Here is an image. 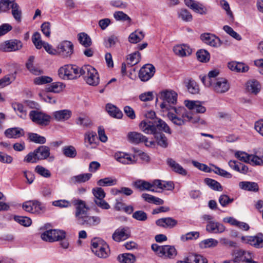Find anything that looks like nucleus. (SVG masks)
Returning <instances> with one entry per match:
<instances>
[{
	"mask_svg": "<svg viewBox=\"0 0 263 263\" xmlns=\"http://www.w3.org/2000/svg\"><path fill=\"white\" fill-rule=\"evenodd\" d=\"M177 93L172 90L166 89L160 92L159 97L163 100L160 108L163 113H167L166 115H175L181 114V111L184 110L183 107L177 108L174 106L177 103Z\"/></svg>",
	"mask_w": 263,
	"mask_h": 263,
	"instance_id": "obj_1",
	"label": "nucleus"
},
{
	"mask_svg": "<svg viewBox=\"0 0 263 263\" xmlns=\"http://www.w3.org/2000/svg\"><path fill=\"white\" fill-rule=\"evenodd\" d=\"M140 129L146 134L155 135L158 131L163 130L168 134L171 133L168 126L162 120L156 116L147 118L139 124Z\"/></svg>",
	"mask_w": 263,
	"mask_h": 263,
	"instance_id": "obj_2",
	"label": "nucleus"
},
{
	"mask_svg": "<svg viewBox=\"0 0 263 263\" xmlns=\"http://www.w3.org/2000/svg\"><path fill=\"white\" fill-rule=\"evenodd\" d=\"M83 76L86 83L91 86H97L100 82L99 73L92 66L87 65L81 67V76Z\"/></svg>",
	"mask_w": 263,
	"mask_h": 263,
	"instance_id": "obj_3",
	"label": "nucleus"
},
{
	"mask_svg": "<svg viewBox=\"0 0 263 263\" xmlns=\"http://www.w3.org/2000/svg\"><path fill=\"white\" fill-rule=\"evenodd\" d=\"M58 74L64 80L77 79L81 77V67L76 65H65L59 69Z\"/></svg>",
	"mask_w": 263,
	"mask_h": 263,
	"instance_id": "obj_4",
	"label": "nucleus"
},
{
	"mask_svg": "<svg viewBox=\"0 0 263 263\" xmlns=\"http://www.w3.org/2000/svg\"><path fill=\"white\" fill-rule=\"evenodd\" d=\"M91 249L92 252L98 257L106 258L109 253L108 245L100 238H95L91 242Z\"/></svg>",
	"mask_w": 263,
	"mask_h": 263,
	"instance_id": "obj_5",
	"label": "nucleus"
},
{
	"mask_svg": "<svg viewBox=\"0 0 263 263\" xmlns=\"http://www.w3.org/2000/svg\"><path fill=\"white\" fill-rule=\"evenodd\" d=\"M65 231L56 229L46 230L41 235V238L43 240L49 242L62 240L65 238Z\"/></svg>",
	"mask_w": 263,
	"mask_h": 263,
	"instance_id": "obj_6",
	"label": "nucleus"
},
{
	"mask_svg": "<svg viewBox=\"0 0 263 263\" xmlns=\"http://www.w3.org/2000/svg\"><path fill=\"white\" fill-rule=\"evenodd\" d=\"M72 202L76 208L75 216L79 223L87 215L89 208L85 202L81 199H74Z\"/></svg>",
	"mask_w": 263,
	"mask_h": 263,
	"instance_id": "obj_7",
	"label": "nucleus"
},
{
	"mask_svg": "<svg viewBox=\"0 0 263 263\" xmlns=\"http://www.w3.org/2000/svg\"><path fill=\"white\" fill-rule=\"evenodd\" d=\"M69 116H30L32 121L40 126H47L49 124L51 120L53 119L56 121H64L69 119Z\"/></svg>",
	"mask_w": 263,
	"mask_h": 263,
	"instance_id": "obj_8",
	"label": "nucleus"
},
{
	"mask_svg": "<svg viewBox=\"0 0 263 263\" xmlns=\"http://www.w3.org/2000/svg\"><path fill=\"white\" fill-rule=\"evenodd\" d=\"M241 240L243 243L249 244L255 248L263 247V235L258 233L255 236H242Z\"/></svg>",
	"mask_w": 263,
	"mask_h": 263,
	"instance_id": "obj_9",
	"label": "nucleus"
},
{
	"mask_svg": "<svg viewBox=\"0 0 263 263\" xmlns=\"http://www.w3.org/2000/svg\"><path fill=\"white\" fill-rule=\"evenodd\" d=\"M23 47L21 41L17 40H10L0 45V50L4 52L15 51L20 50Z\"/></svg>",
	"mask_w": 263,
	"mask_h": 263,
	"instance_id": "obj_10",
	"label": "nucleus"
},
{
	"mask_svg": "<svg viewBox=\"0 0 263 263\" xmlns=\"http://www.w3.org/2000/svg\"><path fill=\"white\" fill-rule=\"evenodd\" d=\"M155 71L154 65L151 64H145L139 70V79L143 82H146L154 76Z\"/></svg>",
	"mask_w": 263,
	"mask_h": 263,
	"instance_id": "obj_11",
	"label": "nucleus"
},
{
	"mask_svg": "<svg viewBox=\"0 0 263 263\" xmlns=\"http://www.w3.org/2000/svg\"><path fill=\"white\" fill-rule=\"evenodd\" d=\"M210 87H211L215 92L222 93L228 91L230 85L225 78H219L213 83Z\"/></svg>",
	"mask_w": 263,
	"mask_h": 263,
	"instance_id": "obj_12",
	"label": "nucleus"
},
{
	"mask_svg": "<svg viewBox=\"0 0 263 263\" xmlns=\"http://www.w3.org/2000/svg\"><path fill=\"white\" fill-rule=\"evenodd\" d=\"M127 138L128 141L134 144H139L141 142H144L146 146H150L154 144V142H148L147 138L142 134L137 132H129L128 134Z\"/></svg>",
	"mask_w": 263,
	"mask_h": 263,
	"instance_id": "obj_13",
	"label": "nucleus"
},
{
	"mask_svg": "<svg viewBox=\"0 0 263 263\" xmlns=\"http://www.w3.org/2000/svg\"><path fill=\"white\" fill-rule=\"evenodd\" d=\"M58 51L63 57H70L73 52V45L70 41H63L59 44Z\"/></svg>",
	"mask_w": 263,
	"mask_h": 263,
	"instance_id": "obj_14",
	"label": "nucleus"
},
{
	"mask_svg": "<svg viewBox=\"0 0 263 263\" xmlns=\"http://www.w3.org/2000/svg\"><path fill=\"white\" fill-rule=\"evenodd\" d=\"M130 236V231L128 227L117 229L112 234V238L117 242L124 241Z\"/></svg>",
	"mask_w": 263,
	"mask_h": 263,
	"instance_id": "obj_15",
	"label": "nucleus"
},
{
	"mask_svg": "<svg viewBox=\"0 0 263 263\" xmlns=\"http://www.w3.org/2000/svg\"><path fill=\"white\" fill-rule=\"evenodd\" d=\"M200 39L204 43L214 47H218L221 45L220 39L213 34L203 33L200 35Z\"/></svg>",
	"mask_w": 263,
	"mask_h": 263,
	"instance_id": "obj_16",
	"label": "nucleus"
},
{
	"mask_svg": "<svg viewBox=\"0 0 263 263\" xmlns=\"http://www.w3.org/2000/svg\"><path fill=\"white\" fill-rule=\"evenodd\" d=\"M184 105L190 110H193L198 114H203L206 108L199 101L185 100Z\"/></svg>",
	"mask_w": 263,
	"mask_h": 263,
	"instance_id": "obj_17",
	"label": "nucleus"
},
{
	"mask_svg": "<svg viewBox=\"0 0 263 263\" xmlns=\"http://www.w3.org/2000/svg\"><path fill=\"white\" fill-rule=\"evenodd\" d=\"M206 230L210 233H221L225 231V227L222 224L214 220L209 221Z\"/></svg>",
	"mask_w": 263,
	"mask_h": 263,
	"instance_id": "obj_18",
	"label": "nucleus"
},
{
	"mask_svg": "<svg viewBox=\"0 0 263 263\" xmlns=\"http://www.w3.org/2000/svg\"><path fill=\"white\" fill-rule=\"evenodd\" d=\"M177 250L174 246H163L160 257L164 259H173L177 255Z\"/></svg>",
	"mask_w": 263,
	"mask_h": 263,
	"instance_id": "obj_19",
	"label": "nucleus"
},
{
	"mask_svg": "<svg viewBox=\"0 0 263 263\" xmlns=\"http://www.w3.org/2000/svg\"><path fill=\"white\" fill-rule=\"evenodd\" d=\"M156 223L157 226L164 228H173L177 224L178 222L172 217H166L158 219Z\"/></svg>",
	"mask_w": 263,
	"mask_h": 263,
	"instance_id": "obj_20",
	"label": "nucleus"
},
{
	"mask_svg": "<svg viewBox=\"0 0 263 263\" xmlns=\"http://www.w3.org/2000/svg\"><path fill=\"white\" fill-rule=\"evenodd\" d=\"M166 162L173 171L182 176L186 175L187 171L172 158H168Z\"/></svg>",
	"mask_w": 263,
	"mask_h": 263,
	"instance_id": "obj_21",
	"label": "nucleus"
},
{
	"mask_svg": "<svg viewBox=\"0 0 263 263\" xmlns=\"http://www.w3.org/2000/svg\"><path fill=\"white\" fill-rule=\"evenodd\" d=\"M219 72L217 70L210 71L208 76L203 77L201 80L204 85L206 87H210L212 84L215 82L218 78Z\"/></svg>",
	"mask_w": 263,
	"mask_h": 263,
	"instance_id": "obj_22",
	"label": "nucleus"
},
{
	"mask_svg": "<svg viewBox=\"0 0 263 263\" xmlns=\"http://www.w3.org/2000/svg\"><path fill=\"white\" fill-rule=\"evenodd\" d=\"M34 60V56L31 55L29 57L28 60L26 63L27 68L33 74L39 76L43 74V70H42L40 67L33 65Z\"/></svg>",
	"mask_w": 263,
	"mask_h": 263,
	"instance_id": "obj_23",
	"label": "nucleus"
},
{
	"mask_svg": "<svg viewBox=\"0 0 263 263\" xmlns=\"http://www.w3.org/2000/svg\"><path fill=\"white\" fill-rule=\"evenodd\" d=\"M115 158L117 161L123 164H134L136 162L134 159H133L128 154L122 152H118L115 154ZM135 158V156H134Z\"/></svg>",
	"mask_w": 263,
	"mask_h": 263,
	"instance_id": "obj_24",
	"label": "nucleus"
},
{
	"mask_svg": "<svg viewBox=\"0 0 263 263\" xmlns=\"http://www.w3.org/2000/svg\"><path fill=\"white\" fill-rule=\"evenodd\" d=\"M173 51L176 55L183 57L190 55L192 53V49L187 45H180L174 46Z\"/></svg>",
	"mask_w": 263,
	"mask_h": 263,
	"instance_id": "obj_25",
	"label": "nucleus"
},
{
	"mask_svg": "<svg viewBox=\"0 0 263 263\" xmlns=\"http://www.w3.org/2000/svg\"><path fill=\"white\" fill-rule=\"evenodd\" d=\"M34 151L36 154V157L38 160L46 159L50 156V149L47 146H40L35 149Z\"/></svg>",
	"mask_w": 263,
	"mask_h": 263,
	"instance_id": "obj_26",
	"label": "nucleus"
},
{
	"mask_svg": "<svg viewBox=\"0 0 263 263\" xmlns=\"http://www.w3.org/2000/svg\"><path fill=\"white\" fill-rule=\"evenodd\" d=\"M100 222L101 218L99 216H89L87 215L79 223L82 225L93 227L98 225Z\"/></svg>",
	"mask_w": 263,
	"mask_h": 263,
	"instance_id": "obj_27",
	"label": "nucleus"
},
{
	"mask_svg": "<svg viewBox=\"0 0 263 263\" xmlns=\"http://www.w3.org/2000/svg\"><path fill=\"white\" fill-rule=\"evenodd\" d=\"M5 134L8 138H18L24 135V132L22 128L18 127L10 128L7 129Z\"/></svg>",
	"mask_w": 263,
	"mask_h": 263,
	"instance_id": "obj_28",
	"label": "nucleus"
},
{
	"mask_svg": "<svg viewBox=\"0 0 263 263\" xmlns=\"http://www.w3.org/2000/svg\"><path fill=\"white\" fill-rule=\"evenodd\" d=\"M228 66L229 68L232 71L238 72H245L247 71L249 69V67L243 63L236 62L234 61L229 62L228 63Z\"/></svg>",
	"mask_w": 263,
	"mask_h": 263,
	"instance_id": "obj_29",
	"label": "nucleus"
},
{
	"mask_svg": "<svg viewBox=\"0 0 263 263\" xmlns=\"http://www.w3.org/2000/svg\"><path fill=\"white\" fill-rule=\"evenodd\" d=\"M26 104L30 108L33 109L29 115H46L43 112L41 106L37 103L28 100L26 101Z\"/></svg>",
	"mask_w": 263,
	"mask_h": 263,
	"instance_id": "obj_30",
	"label": "nucleus"
},
{
	"mask_svg": "<svg viewBox=\"0 0 263 263\" xmlns=\"http://www.w3.org/2000/svg\"><path fill=\"white\" fill-rule=\"evenodd\" d=\"M246 87L248 92L256 95L260 91L261 86L257 80H251L247 82Z\"/></svg>",
	"mask_w": 263,
	"mask_h": 263,
	"instance_id": "obj_31",
	"label": "nucleus"
},
{
	"mask_svg": "<svg viewBox=\"0 0 263 263\" xmlns=\"http://www.w3.org/2000/svg\"><path fill=\"white\" fill-rule=\"evenodd\" d=\"M133 185L136 189L141 191L144 190H148L152 192L155 191L154 189H152V183L143 180H138L135 181L133 183Z\"/></svg>",
	"mask_w": 263,
	"mask_h": 263,
	"instance_id": "obj_32",
	"label": "nucleus"
},
{
	"mask_svg": "<svg viewBox=\"0 0 263 263\" xmlns=\"http://www.w3.org/2000/svg\"><path fill=\"white\" fill-rule=\"evenodd\" d=\"M184 258L186 263H208V260L205 258L197 254H190Z\"/></svg>",
	"mask_w": 263,
	"mask_h": 263,
	"instance_id": "obj_33",
	"label": "nucleus"
},
{
	"mask_svg": "<svg viewBox=\"0 0 263 263\" xmlns=\"http://www.w3.org/2000/svg\"><path fill=\"white\" fill-rule=\"evenodd\" d=\"M239 186L242 190L249 191L257 192L259 189L257 183L253 182L241 181L239 182Z\"/></svg>",
	"mask_w": 263,
	"mask_h": 263,
	"instance_id": "obj_34",
	"label": "nucleus"
},
{
	"mask_svg": "<svg viewBox=\"0 0 263 263\" xmlns=\"http://www.w3.org/2000/svg\"><path fill=\"white\" fill-rule=\"evenodd\" d=\"M92 176L90 173L81 174L74 176L70 178V181L73 183H81L89 180Z\"/></svg>",
	"mask_w": 263,
	"mask_h": 263,
	"instance_id": "obj_35",
	"label": "nucleus"
},
{
	"mask_svg": "<svg viewBox=\"0 0 263 263\" xmlns=\"http://www.w3.org/2000/svg\"><path fill=\"white\" fill-rule=\"evenodd\" d=\"M144 34L143 31L136 30L130 34L128 37V41L133 44H136L143 39Z\"/></svg>",
	"mask_w": 263,
	"mask_h": 263,
	"instance_id": "obj_36",
	"label": "nucleus"
},
{
	"mask_svg": "<svg viewBox=\"0 0 263 263\" xmlns=\"http://www.w3.org/2000/svg\"><path fill=\"white\" fill-rule=\"evenodd\" d=\"M117 259L120 263H134L136 257L130 253H123L118 256Z\"/></svg>",
	"mask_w": 263,
	"mask_h": 263,
	"instance_id": "obj_37",
	"label": "nucleus"
},
{
	"mask_svg": "<svg viewBox=\"0 0 263 263\" xmlns=\"http://www.w3.org/2000/svg\"><path fill=\"white\" fill-rule=\"evenodd\" d=\"M141 59V54L138 51H136L128 55L127 58V63L130 66L138 64Z\"/></svg>",
	"mask_w": 263,
	"mask_h": 263,
	"instance_id": "obj_38",
	"label": "nucleus"
},
{
	"mask_svg": "<svg viewBox=\"0 0 263 263\" xmlns=\"http://www.w3.org/2000/svg\"><path fill=\"white\" fill-rule=\"evenodd\" d=\"M11 13L14 18L18 22H20L22 19V12L19 5L15 2L12 5Z\"/></svg>",
	"mask_w": 263,
	"mask_h": 263,
	"instance_id": "obj_39",
	"label": "nucleus"
},
{
	"mask_svg": "<svg viewBox=\"0 0 263 263\" xmlns=\"http://www.w3.org/2000/svg\"><path fill=\"white\" fill-rule=\"evenodd\" d=\"M117 180L112 177H106L101 179L97 181V184L101 186H109L117 184Z\"/></svg>",
	"mask_w": 263,
	"mask_h": 263,
	"instance_id": "obj_40",
	"label": "nucleus"
},
{
	"mask_svg": "<svg viewBox=\"0 0 263 263\" xmlns=\"http://www.w3.org/2000/svg\"><path fill=\"white\" fill-rule=\"evenodd\" d=\"M65 85L61 82L52 83L50 86L46 88L48 92L59 93L65 88Z\"/></svg>",
	"mask_w": 263,
	"mask_h": 263,
	"instance_id": "obj_41",
	"label": "nucleus"
},
{
	"mask_svg": "<svg viewBox=\"0 0 263 263\" xmlns=\"http://www.w3.org/2000/svg\"><path fill=\"white\" fill-rule=\"evenodd\" d=\"M64 155L68 158H74L76 157L77 152L76 148L72 145L65 146L62 148Z\"/></svg>",
	"mask_w": 263,
	"mask_h": 263,
	"instance_id": "obj_42",
	"label": "nucleus"
},
{
	"mask_svg": "<svg viewBox=\"0 0 263 263\" xmlns=\"http://www.w3.org/2000/svg\"><path fill=\"white\" fill-rule=\"evenodd\" d=\"M15 0H1L0 1V13L9 11L15 4Z\"/></svg>",
	"mask_w": 263,
	"mask_h": 263,
	"instance_id": "obj_43",
	"label": "nucleus"
},
{
	"mask_svg": "<svg viewBox=\"0 0 263 263\" xmlns=\"http://www.w3.org/2000/svg\"><path fill=\"white\" fill-rule=\"evenodd\" d=\"M79 42L85 47L87 48L91 45L90 37L85 33H80L78 35Z\"/></svg>",
	"mask_w": 263,
	"mask_h": 263,
	"instance_id": "obj_44",
	"label": "nucleus"
},
{
	"mask_svg": "<svg viewBox=\"0 0 263 263\" xmlns=\"http://www.w3.org/2000/svg\"><path fill=\"white\" fill-rule=\"evenodd\" d=\"M178 17L184 22H191L193 20L191 13L185 9H181L178 12Z\"/></svg>",
	"mask_w": 263,
	"mask_h": 263,
	"instance_id": "obj_45",
	"label": "nucleus"
},
{
	"mask_svg": "<svg viewBox=\"0 0 263 263\" xmlns=\"http://www.w3.org/2000/svg\"><path fill=\"white\" fill-rule=\"evenodd\" d=\"M28 138L31 142L39 143L44 144L46 143V140L45 137L40 136L36 133H28Z\"/></svg>",
	"mask_w": 263,
	"mask_h": 263,
	"instance_id": "obj_46",
	"label": "nucleus"
},
{
	"mask_svg": "<svg viewBox=\"0 0 263 263\" xmlns=\"http://www.w3.org/2000/svg\"><path fill=\"white\" fill-rule=\"evenodd\" d=\"M170 120L177 125H182L188 122L189 116H169Z\"/></svg>",
	"mask_w": 263,
	"mask_h": 263,
	"instance_id": "obj_47",
	"label": "nucleus"
},
{
	"mask_svg": "<svg viewBox=\"0 0 263 263\" xmlns=\"http://www.w3.org/2000/svg\"><path fill=\"white\" fill-rule=\"evenodd\" d=\"M197 59L201 62H206L209 61L210 55L209 53L205 50L200 49L196 52Z\"/></svg>",
	"mask_w": 263,
	"mask_h": 263,
	"instance_id": "obj_48",
	"label": "nucleus"
},
{
	"mask_svg": "<svg viewBox=\"0 0 263 263\" xmlns=\"http://www.w3.org/2000/svg\"><path fill=\"white\" fill-rule=\"evenodd\" d=\"M154 136L157 139L158 145L163 147L167 146V139L164 134L158 131Z\"/></svg>",
	"mask_w": 263,
	"mask_h": 263,
	"instance_id": "obj_49",
	"label": "nucleus"
},
{
	"mask_svg": "<svg viewBox=\"0 0 263 263\" xmlns=\"http://www.w3.org/2000/svg\"><path fill=\"white\" fill-rule=\"evenodd\" d=\"M32 41L37 49H41L45 42L41 40V34L38 32H35L32 36Z\"/></svg>",
	"mask_w": 263,
	"mask_h": 263,
	"instance_id": "obj_50",
	"label": "nucleus"
},
{
	"mask_svg": "<svg viewBox=\"0 0 263 263\" xmlns=\"http://www.w3.org/2000/svg\"><path fill=\"white\" fill-rule=\"evenodd\" d=\"M32 203H33V205H32V213L40 214L45 211V206L39 201L32 200Z\"/></svg>",
	"mask_w": 263,
	"mask_h": 263,
	"instance_id": "obj_51",
	"label": "nucleus"
},
{
	"mask_svg": "<svg viewBox=\"0 0 263 263\" xmlns=\"http://www.w3.org/2000/svg\"><path fill=\"white\" fill-rule=\"evenodd\" d=\"M35 172L45 178H49L51 176L50 171L41 165H37L35 167Z\"/></svg>",
	"mask_w": 263,
	"mask_h": 263,
	"instance_id": "obj_52",
	"label": "nucleus"
},
{
	"mask_svg": "<svg viewBox=\"0 0 263 263\" xmlns=\"http://www.w3.org/2000/svg\"><path fill=\"white\" fill-rule=\"evenodd\" d=\"M15 221L25 227H28L31 224V220L28 217L15 216L14 217Z\"/></svg>",
	"mask_w": 263,
	"mask_h": 263,
	"instance_id": "obj_53",
	"label": "nucleus"
},
{
	"mask_svg": "<svg viewBox=\"0 0 263 263\" xmlns=\"http://www.w3.org/2000/svg\"><path fill=\"white\" fill-rule=\"evenodd\" d=\"M223 30L231 36L237 41H240L242 37L240 34L235 32L233 29L229 26L225 25L223 27Z\"/></svg>",
	"mask_w": 263,
	"mask_h": 263,
	"instance_id": "obj_54",
	"label": "nucleus"
},
{
	"mask_svg": "<svg viewBox=\"0 0 263 263\" xmlns=\"http://www.w3.org/2000/svg\"><path fill=\"white\" fill-rule=\"evenodd\" d=\"M76 121L77 124L83 127H88L91 124V121L88 116H79Z\"/></svg>",
	"mask_w": 263,
	"mask_h": 263,
	"instance_id": "obj_55",
	"label": "nucleus"
},
{
	"mask_svg": "<svg viewBox=\"0 0 263 263\" xmlns=\"http://www.w3.org/2000/svg\"><path fill=\"white\" fill-rule=\"evenodd\" d=\"M106 110L109 115H122V111L115 105L110 103L106 104Z\"/></svg>",
	"mask_w": 263,
	"mask_h": 263,
	"instance_id": "obj_56",
	"label": "nucleus"
},
{
	"mask_svg": "<svg viewBox=\"0 0 263 263\" xmlns=\"http://www.w3.org/2000/svg\"><path fill=\"white\" fill-rule=\"evenodd\" d=\"M187 90L192 94H197L199 92V88L197 83L194 80H190L187 85Z\"/></svg>",
	"mask_w": 263,
	"mask_h": 263,
	"instance_id": "obj_57",
	"label": "nucleus"
},
{
	"mask_svg": "<svg viewBox=\"0 0 263 263\" xmlns=\"http://www.w3.org/2000/svg\"><path fill=\"white\" fill-rule=\"evenodd\" d=\"M132 217L135 219L141 221H146L147 219V214L142 210L136 211L134 212Z\"/></svg>",
	"mask_w": 263,
	"mask_h": 263,
	"instance_id": "obj_58",
	"label": "nucleus"
},
{
	"mask_svg": "<svg viewBox=\"0 0 263 263\" xmlns=\"http://www.w3.org/2000/svg\"><path fill=\"white\" fill-rule=\"evenodd\" d=\"M206 184L212 189L216 191H221L222 187L220 184L217 181L210 178H206L204 180Z\"/></svg>",
	"mask_w": 263,
	"mask_h": 263,
	"instance_id": "obj_59",
	"label": "nucleus"
},
{
	"mask_svg": "<svg viewBox=\"0 0 263 263\" xmlns=\"http://www.w3.org/2000/svg\"><path fill=\"white\" fill-rule=\"evenodd\" d=\"M114 17L117 21H128L129 23L132 21L130 17L123 11H116Z\"/></svg>",
	"mask_w": 263,
	"mask_h": 263,
	"instance_id": "obj_60",
	"label": "nucleus"
},
{
	"mask_svg": "<svg viewBox=\"0 0 263 263\" xmlns=\"http://www.w3.org/2000/svg\"><path fill=\"white\" fill-rule=\"evenodd\" d=\"M92 192L95 197V200L103 199L105 197V193L101 187L93 188Z\"/></svg>",
	"mask_w": 263,
	"mask_h": 263,
	"instance_id": "obj_61",
	"label": "nucleus"
},
{
	"mask_svg": "<svg viewBox=\"0 0 263 263\" xmlns=\"http://www.w3.org/2000/svg\"><path fill=\"white\" fill-rule=\"evenodd\" d=\"M52 81L51 77L48 76H41L36 77L33 80V82L35 85H43L50 83Z\"/></svg>",
	"mask_w": 263,
	"mask_h": 263,
	"instance_id": "obj_62",
	"label": "nucleus"
},
{
	"mask_svg": "<svg viewBox=\"0 0 263 263\" xmlns=\"http://www.w3.org/2000/svg\"><path fill=\"white\" fill-rule=\"evenodd\" d=\"M195 12L200 14H205L207 13V9L203 5L198 2L195 3L192 9Z\"/></svg>",
	"mask_w": 263,
	"mask_h": 263,
	"instance_id": "obj_63",
	"label": "nucleus"
},
{
	"mask_svg": "<svg viewBox=\"0 0 263 263\" xmlns=\"http://www.w3.org/2000/svg\"><path fill=\"white\" fill-rule=\"evenodd\" d=\"M97 134L95 132H88L85 134V142L86 143L91 144L95 143Z\"/></svg>",
	"mask_w": 263,
	"mask_h": 263,
	"instance_id": "obj_64",
	"label": "nucleus"
}]
</instances>
